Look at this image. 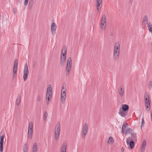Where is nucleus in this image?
Returning a JSON list of instances; mask_svg holds the SVG:
<instances>
[{
    "label": "nucleus",
    "mask_w": 152,
    "mask_h": 152,
    "mask_svg": "<svg viewBox=\"0 0 152 152\" xmlns=\"http://www.w3.org/2000/svg\"><path fill=\"white\" fill-rule=\"evenodd\" d=\"M61 94H66V90H64V91H61Z\"/></svg>",
    "instance_id": "41"
},
{
    "label": "nucleus",
    "mask_w": 152,
    "mask_h": 152,
    "mask_svg": "<svg viewBox=\"0 0 152 152\" xmlns=\"http://www.w3.org/2000/svg\"><path fill=\"white\" fill-rule=\"evenodd\" d=\"M67 49L65 46H64L62 48L61 54V64L64 65L66 60V53Z\"/></svg>",
    "instance_id": "2"
},
{
    "label": "nucleus",
    "mask_w": 152,
    "mask_h": 152,
    "mask_svg": "<svg viewBox=\"0 0 152 152\" xmlns=\"http://www.w3.org/2000/svg\"><path fill=\"white\" fill-rule=\"evenodd\" d=\"M3 145H0V152H3Z\"/></svg>",
    "instance_id": "36"
},
{
    "label": "nucleus",
    "mask_w": 152,
    "mask_h": 152,
    "mask_svg": "<svg viewBox=\"0 0 152 152\" xmlns=\"http://www.w3.org/2000/svg\"><path fill=\"white\" fill-rule=\"evenodd\" d=\"M57 28V26L56 23L53 22L52 23L51 25V31L53 35H54L56 33V30Z\"/></svg>",
    "instance_id": "10"
},
{
    "label": "nucleus",
    "mask_w": 152,
    "mask_h": 152,
    "mask_svg": "<svg viewBox=\"0 0 152 152\" xmlns=\"http://www.w3.org/2000/svg\"><path fill=\"white\" fill-rule=\"evenodd\" d=\"M100 26L101 29L102 30H103L106 28V24H102L100 23Z\"/></svg>",
    "instance_id": "29"
},
{
    "label": "nucleus",
    "mask_w": 152,
    "mask_h": 152,
    "mask_svg": "<svg viewBox=\"0 0 152 152\" xmlns=\"http://www.w3.org/2000/svg\"><path fill=\"white\" fill-rule=\"evenodd\" d=\"M72 58L69 57L67 60V66L66 68V76L69 75L71 72L72 68Z\"/></svg>",
    "instance_id": "3"
},
{
    "label": "nucleus",
    "mask_w": 152,
    "mask_h": 152,
    "mask_svg": "<svg viewBox=\"0 0 152 152\" xmlns=\"http://www.w3.org/2000/svg\"><path fill=\"white\" fill-rule=\"evenodd\" d=\"M131 134L132 137L133 139L132 140H136V133H132Z\"/></svg>",
    "instance_id": "31"
},
{
    "label": "nucleus",
    "mask_w": 152,
    "mask_h": 152,
    "mask_svg": "<svg viewBox=\"0 0 152 152\" xmlns=\"http://www.w3.org/2000/svg\"><path fill=\"white\" fill-rule=\"evenodd\" d=\"M102 0H96V7L98 12L100 11L102 7Z\"/></svg>",
    "instance_id": "11"
},
{
    "label": "nucleus",
    "mask_w": 152,
    "mask_h": 152,
    "mask_svg": "<svg viewBox=\"0 0 152 152\" xmlns=\"http://www.w3.org/2000/svg\"><path fill=\"white\" fill-rule=\"evenodd\" d=\"M18 61L17 59H16L15 60L14 67H13V75H14L17 72V70H18Z\"/></svg>",
    "instance_id": "12"
},
{
    "label": "nucleus",
    "mask_w": 152,
    "mask_h": 152,
    "mask_svg": "<svg viewBox=\"0 0 152 152\" xmlns=\"http://www.w3.org/2000/svg\"><path fill=\"white\" fill-rule=\"evenodd\" d=\"M129 108V106L127 104H124L122 105V110L124 111H126Z\"/></svg>",
    "instance_id": "23"
},
{
    "label": "nucleus",
    "mask_w": 152,
    "mask_h": 152,
    "mask_svg": "<svg viewBox=\"0 0 152 152\" xmlns=\"http://www.w3.org/2000/svg\"><path fill=\"white\" fill-rule=\"evenodd\" d=\"M33 123L32 122L30 121L29 123L27 133V137L29 139H31L32 138L33 134Z\"/></svg>",
    "instance_id": "5"
},
{
    "label": "nucleus",
    "mask_w": 152,
    "mask_h": 152,
    "mask_svg": "<svg viewBox=\"0 0 152 152\" xmlns=\"http://www.w3.org/2000/svg\"><path fill=\"white\" fill-rule=\"evenodd\" d=\"M151 48L152 50V42H151Z\"/></svg>",
    "instance_id": "50"
},
{
    "label": "nucleus",
    "mask_w": 152,
    "mask_h": 152,
    "mask_svg": "<svg viewBox=\"0 0 152 152\" xmlns=\"http://www.w3.org/2000/svg\"><path fill=\"white\" fill-rule=\"evenodd\" d=\"M106 18L105 15H103L101 18L100 23L102 24H106Z\"/></svg>",
    "instance_id": "14"
},
{
    "label": "nucleus",
    "mask_w": 152,
    "mask_h": 152,
    "mask_svg": "<svg viewBox=\"0 0 152 152\" xmlns=\"http://www.w3.org/2000/svg\"><path fill=\"white\" fill-rule=\"evenodd\" d=\"M118 92L120 96L122 97L124 94V88L123 86H121L118 90Z\"/></svg>",
    "instance_id": "16"
},
{
    "label": "nucleus",
    "mask_w": 152,
    "mask_h": 152,
    "mask_svg": "<svg viewBox=\"0 0 152 152\" xmlns=\"http://www.w3.org/2000/svg\"><path fill=\"white\" fill-rule=\"evenodd\" d=\"M41 99V97L39 95L37 96V101L39 102L40 101Z\"/></svg>",
    "instance_id": "37"
},
{
    "label": "nucleus",
    "mask_w": 152,
    "mask_h": 152,
    "mask_svg": "<svg viewBox=\"0 0 152 152\" xmlns=\"http://www.w3.org/2000/svg\"><path fill=\"white\" fill-rule=\"evenodd\" d=\"M133 2V0H129V3L130 4H132Z\"/></svg>",
    "instance_id": "45"
},
{
    "label": "nucleus",
    "mask_w": 152,
    "mask_h": 152,
    "mask_svg": "<svg viewBox=\"0 0 152 152\" xmlns=\"http://www.w3.org/2000/svg\"><path fill=\"white\" fill-rule=\"evenodd\" d=\"M66 142H63L61 149V152H66Z\"/></svg>",
    "instance_id": "17"
},
{
    "label": "nucleus",
    "mask_w": 152,
    "mask_h": 152,
    "mask_svg": "<svg viewBox=\"0 0 152 152\" xmlns=\"http://www.w3.org/2000/svg\"><path fill=\"white\" fill-rule=\"evenodd\" d=\"M121 151H124V148H122L121 149Z\"/></svg>",
    "instance_id": "47"
},
{
    "label": "nucleus",
    "mask_w": 152,
    "mask_h": 152,
    "mask_svg": "<svg viewBox=\"0 0 152 152\" xmlns=\"http://www.w3.org/2000/svg\"><path fill=\"white\" fill-rule=\"evenodd\" d=\"M88 124L87 123H85L83 124L82 127L81 136L83 138H85L86 137L88 132Z\"/></svg>",
    "instance_id": "6"
},
{
    "label": "nucleus",
    "mask_w": 152,
    "mask_h": 152,
    "mask_svg": "<svg viewBox=\"0 0 152 152\" xmlns=\"http://www.w3.org/2000/svg\"><path fill=\"white\" fill-rule=\"evenodd\" d=\"M147 27L149 31L152 33V24L150 22H149L147 24Z\"/></svg>",
    "instance_id": "24"
},
{
    "label": "nucleus",
    "mask_w": 152,
    "mask_h": 152,
    "mask_svg": "<svg viewBox=\"0 0 152 152\" xmlns=\"http://www.w3.org/2000/svg\"><path fill=\"white\" fill-rule=\"evenodd\" d=\"M152 81H150L148 83V87L149 88V89H150L152 87Z\"/></svg>",
    "instance_id": "34"
},
{
    "label": "nucleus",
    "mask_w": 152,
    "mask_h": 152,
    "mask_svg": "<svg viewBox=\"0 0 152 152\" xmlns=\"http://www.w3.org/2000/svg\"><path fill=\"white\" fill-rule=\"evenodd\" d=\"M118 113L122 117H125L126 114V111L122 110L121 108L119 109Z\"/></svg>",
    "instance_id": "18"
},
{
    "label": "nucleus",
    "mask_w": 152,
    "mask_h": 152,
    "mask_svg": "<svg viewBox=\"0 0 152 152\" xmlns=\"http://www.w3.org/2000/svg\"><path fill=\"white\" fill-rule=\"evenodd\" d=\"M17 11V10L16 9H15V8L13 9V12L15 14L16 13Z\"/></svg>",
    "instance_id": "42"
},
{
    "label": "nucleus",
    "mask_w": 152,
    "mask_h": 152,
    "mask_svg": "<svg viewBox=\"0 0 152 152\" xmlns=\"http://www.w3.org/2000/svg\"><path fill=\"white\" fill-rule=\"evenodd\" d=\"M133 140L129 137L126 140L127 145L129 146V147H130L132 149L133 148L135 144V142Z\"/></svg>",
    "instance_id": "9"
},
{
    "label": "nucleus",
    "mask_w": 152,
    "mask_h": 152,
    "mask_svg": "<svg viewBox=\"0 0 152 152\" xmlns=\"http://www.w3.org/2000/svg\"><path fill=\"white\" fill-rule=\"evenodd\" d=\"M66 98V94H61V101L62 103L64 104L65 103Z\"/></svg>",
    "instance_id": "19"
},
{
    "label": "nucleus",
    "mask_w": 152,
    "mask_h": 152,
    "mask_svg": "<svg viewBox=\"0 0 152 152\" xmlns=\"http://www.w3.org/2000/svg\"><path fill=\"white\" fill-rule=\"evenodd\" d=\"M148 19L147 15H145L143 18L142 21V24L143 26L146 27L147 24L148 23Z\"/></svg>",
    "instance_id": "13"
},
{
    "label": "nucleus",
    "mask_w": 152,
    "mask_h": 152,
    "mask_svg": "<svg viewBox=\"0 0 152 152\" xmlns=\"http://www.w3.org/2000/svg\"><path fill=\"white\" fill-rule=\"evenodd\" d=\"M150 105H149V104H148V106H146L145 107V110L148 111L149 112L150 110Z\"/></svg>",
    "instance_id": "33"
},
{
    "label": "nucleus",
    "mask_w": 152,
    "mask_h": 152,
    "mask_svg": "<svg viewBox=\"0 0 152 152\" xmlns=\"http://www.w3.org/2000/svg\"><path fill=\"white\" fill-rule=\"evenodd\" d=\"M37 144L36 142L34 143L32 147V152H37Z\"/></svg>",
    "instance_id": "21"
},
{
    "label": "nucleus",
    "mask_w": 152,
    "mask_h": 152,
    "mask_svg": "<svg viewBox=\"0 0 152 152\" xmlns=\"http://www.w3.org/2000/svg\"><path fill=\"white\" fill-rule=\"evenodd\" d=\"M125 131V130H123V129H122L121 132L123 134H124Z\"/></svg>",
    "instance_id": "46"
},
{
    "label": "nucleus",
    "mask_w": 152,
    "mask_h": 152,
    "mask_svg": "<svg viewBox=\"0 0 152 152\" xmlns=\"http://www.w3.org/2000/svg\"><path fill=\"white\" fill-rule=\"evenodd\" d=\"M64 90H66V88L64 87V85H62L61 91H64Z\"/></svg>",
    "instance_id": "38"
},
{
    "label": "nucleus",
    "mask_w": 152,
    "mask_h": 152,
    "mask_svg": "<svg viewBox=\"0 0 152 152\" xmlns=\"http://www.w3.org/2000/svg\"><path fill=\"white\" fill-rule=\"evenodd\" d=\"M114 142V141L113 138L112 137H110L107 141V143L108 144H112Z\"/></svg>",
    "instance_id": "26"
},
{
    "label": "nucleus",
    "mask_w": 152,
    "mask_h": 152,
    "mask_svg": "<svg viewBox=\"0 0 152 152\" xmlns=\"http://www.w3.org/2000/svg\"><path fill=\"white\" fill-rule=\"evenodd\" d=\"M151 121H152V116H151Z\"/></svg>",
    "instance_id": "49"
},
{
    "label": "nucleus",
    "mask_w": 152,
    "mask_h": 152,
    "mask_svg": "<svg viewBox=\"0 0 152 152\" xmlns=\"http://www.w3.org/2000/svg\"><path fill=\"white\" fill-rule=\"evenodd\" d=\"M48 116V114L46 111H45L44 113L43 116V119L44 121H46L47 120V118Z\"/></svg>",
    "instance_id": "27"
},
{
    "label": "nucleus",
    "mask_w": 152,
    "mask_h": 152,
    "mask_svg": "<svg viewBox=\"0 0 152 152\" xmlns=\"http://www.w3.org/2000/svg\"><path fill=\"white\" fill-rule=\"evenodd\" d=\"M151 116H152V110L151 111Z\"/></svg>",
    "instance_id": "48"
},
{
    "label": "nucleus",
    "mask_w": 152,
    "mask_h": 152,
    "mask_svg": "<svg viewBox=\"0 0 152 152\" xmlns=\"http://www.w3.org/2000/svg\"><path fill=\"white\" fill-rule=\"evenodd\" d=\"M28 0H25L24 5L26 6L28 4Z\"/></svg>",
    "instance_id": "40"
},
{
    "label": "nucleus",
    "mask_w": 152,
    "mask_h": 152,
    "mask_svg": "<svg viewBox=\"0 0 152 152\" xmlns=\"http://www.w3.org/2000/svg\"><path fill=\"white\" fill-rule=\"evenodd\" d=\"M52 93V88L50 85H48L47 90L46 92V99H48L47 101V104H48L49 103L50 101L51 98Z\"/></svg>",
    "instance_id": "4"
},
{
    "label": "nucleus",
    "mask_w": 152,
    "mask_h": 152,
    "mask_svg": "<svg viewBox=\"0 0 152 152\" xmlns=\"http://www.w3.org/2000/svg\"><path fill=\"white\" fill-rule=\"evenodd\" d=\"M4 136L3 135H2L1 136H0V140L4 141Z\"/></svg>",
    "instance_id": "39"
},
{
    "label": "nucleus",
    "mask_w": 152,
    "mask_h": 152,
    "mask_svg": "<svg viewBox=\"0 0 152 152\" xmlns=\"http://www.w3.org/2000/svg\"><path fill=\"white\" fill-rule=\"evenodd\" d=\"M21 101V97L19 95H18L16 100V104L17 106H18Z\"/></svg>",
    "instance_id": "20"
},
{
    "label": "nucleus",
    "mask_w": 152,
    "mask_h": 152,
    "mask_svg": "<svg viewBox=\"0 0 152 152\" xmlns=\"http://www.w3.org/2000/svg\"><path fill=\"white\" fill-rule=\"evenodd\" d=\"M149 95L146 93L145 94L144 96L145 98V103H146V102H150L149 99Z\"/></svg>",
    "instance_id": "22"
},
{
    "label": "nucleus",
    "mask_w": 152,
    "mask_h": 152,
    "mask_svg": "<svg viewBox=\"0 0 152 152\" xmlns=\"http://www.w3.org/2000/svg\"><path fill=\"white\" fill-rule=\"evenodd\" d=\"M4 141L0 140V145H3Z\"/></svg>",
    "instance_id": "44"
},
{
    "label": "nucleus",
    "mask_w": 152,
    "mask_h": 152,
    "mask_svg": "<svg viewBox=\"0 0 152 152\" xmlns=\"http://www.w3.org/2000/svg\"><path fill=\"white\" fill-rule=\"evenodd\" d=\"M145 124L144 120V118L143 117L142 120V124L141 126V128L144 126V125Z\"/></svg>",
    "instance_id": "35"
},
{
    "label": "nucleus",
    "mask_w": 152,
    "mask_h": 152,
    "mask_svg": "<svg viewBox=\"0 0 152 152\" xmlns=\"http://www.w3.org/2000/svg\"><path fill=\"white\" fill-rule=\"evenodd\" d=\"M146 142L145 140H143L141 149V151L142 152H143L145 150L146 147Z\"/></svg>",
    "instance_id": "15"
},
{
    "label": "nucleus",
    "mask_w": 152,
    "mask_h": 152,
    "mask_svg": "<svg viewBox=\"0 0 152 152\" xmlns=\"http://www.w3.org/2000/svg\"><path fill=\"white\" fill-rule=\"evenodd\" d=\"M120 53V46L119 42L117 41L114 44L113 53V58L114 59H117L119 56Z\"/></svg>",
    "instance_id": "1"
},
{
    "label": "nucleus",
    "mask_w": 152,
    "mask_h": 152,
    "mask_svg": "<svg viewBox=\"0 0 152 152\" xmlns=\"http://www.w3.org/2000/svg\"><path fill=\"white\" fill-rule=\"evenodd\" d=\"M34 4V1L33 0H30L29 1L28 4V7L29 9H30L32 7L33 5Z\"/></svg>",
    "instance_id": "28"
},
{
    "label": "nucleus",
    "mask_w": 152,
    "mask_h": 152,
    "mask_svg": "<svg viewBox=\"0 0 152 152\" xmlns=\"http://www.w3.org/2000/svg\"><path fill=\"white\" fill-rule=\"evenodd\" d=\"M128 126V124L127 123H124L123 125L122 129L125 130L126 128Z\"/></svg>",
    "instance_id": "32"
},
{
    "label": "nucleus",
    "mask_w": 152,
    "mask_h": 152,
    "mask_svg": "<svg viewBox=\"0 0 152 152\" xmlns=\"http://www.w3.org/2000/svg\"><path fill=\"white\" fill-rule=\"evenodd\" d=\"M145 107L146 106H148V104H149V105H150V102H146V103H145Z\"/></svg>",
    "instance_id": "43"
},
{
    "label": "nucleus",
    "mask_w": 152,
    "mask_h": 152,
    "mask_svg": "<svg viewBox=\"0 0 152 152\" xmlns=\"http://www.w3.org/2000/svg\"><path fill=\"white\" fill-rule=\"evenodd\" d=\"M60 125H58V126L56 127L55 130L54 137L55 140L58 141L59 138L60 133Z\"/></svg>",
    "instance_id": "7"
},
{
    "label": "nucleus",
    "mask_w": 152,
    "mask_h": 152,
    "mask_svg": "<svg viewBox=\"0 0 152 152\" xmlns=\"http://www.w3.org/2000/svg\"><path fill=\"white\" fill-rule=\"evenodd\" d=\"M27 143H25L23 147V151L24 152H26L28 150Z\"/></svg>",
    "instance_id": "30"
},
{
    "label": "nucleus",
    "mask_w": 152,
    "mask_h": 152,
    "mask_svg": "<svg viewBox=\"0 0 152 152\" xmlns=\"http://www.w3.org/2000/svg\"><path fill=\"white\" fill-rule=\"evenodd\" d=\"M24 75H23V80L26 81L27 79L28 75V69L27 63L25 64L23 70Z\"/></svg>",
    "instance_id": "8"
},
{
    "label": "nucleus",
    "mask_w": 152,
    "mask_h": 152,
    "mask_svg": "<svg viewBox=\"0 0 152 152\" xmlns=\"http://www.w3.org/2000/svg\"><path fill=\"white\" fill-rule=\"evenodd\" d=\"M133 130L130 128H128L126 129V130L125 134H132V133Z\"/></svg>",
    "instance_id": "25"
}]
</instances>
